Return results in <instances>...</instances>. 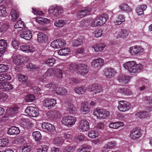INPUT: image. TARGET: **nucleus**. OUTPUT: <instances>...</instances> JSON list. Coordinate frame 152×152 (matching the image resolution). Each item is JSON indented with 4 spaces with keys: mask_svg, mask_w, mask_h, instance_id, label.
Listing matches in <instances>:
<instances>
[{
    "mask_svg": "<svg viewBox=\"0 0 152 152\" xmlns=\"http://www.w3.org/2000/svg\"><path fill=\"white\" fill-rule=\"evenodd\" d=\"M11 15L12 17V20L15 21L19 17V13L15 10L12 9L11 12Z\"/></svg>",
    "mask_w": 152,
    "mask_h": 152,
    "instance_id": "39",
    "label": "nucleus"
},
{
    "mask_svg": "<svg viewBox=\"0 0 152 152\" xmlns=\"http://www.w3.org/2000/svg\"><path fill=\"white\" fill-rule=\"evenodd\" d=\"M56 104V100L53 99L47 98L45 99L43 102V105L49 109L53 107Z\"/></svg>",
    "mask_w": 152,
    "mask_h": 152,
    "instance_id": "10",
    "label": "nucleus"
},
{
    "mask_svg": "<svg viewBox=\"0 0 152 152\" xmlns=\"http://www.w3.org/2000/svg\"><path fill=\"white\" fill-rule=\"evenodd\" d=\"M124 125V123L120 121L112 122L110 124L109 126L111 129H117L123 126Z\"/></svg>",
    "mask_w": 152,
    "mask_h": 152,
    "instance_id": "26",
    "label": "nucleus"
},
{
    "mask_svg": "<svg viewBox=\"0 0 152 152\" xmlns=\"http://www.w3.org/2000/svg\"><path fill=\"white\" fill-rule=\"evenodd\" d=\"M91 12L90 8H85L77 13V17L79 18H82L89 15Z\"/></svg>",
    "mask_w": 152,
    "mask_h": 152,
    "instance_id": "21",
    "label": "nucleus"
},
{
    "mask_svg": "<svg viewBox=\"0 0 152 152\" xmlns=\"http://www.w3.org/2000/svg\"><path fill=\"white\" fill-rule=\"evenodd\" d=\"M31 147L29 145L24 146L22 148V152H29L31 150Z\"/></svg>",
    "mask_w": 152,
    "mask_h": 152,
    "instance_id": "62",
    "label": "nucleus"
},
{
    "mask_svg": "<svg viewBox=\"0 0 152 152\" xmlns=\"http://www.w3.org/2000/svg\"><path fill=\"white\" fill-rule=\"evenodd\" d=\"M77 70L80 74L85 75L88 73V66L84 64H80L77 65Z\"/></svg>",
    "mask_w": 152,
    "mask_h": 152,
    "instance_id": "14",
    "label": "nucleus"
},
{
    "mask_svg": "<svg viewBox=\"0 0 152 152\" xmlns=\"http://www.w3.org/2000/svg\"><path fill=\"white\" fill-rule=\"evenodd\" d=\"M106 46V45L104 43H101L99 44L94 45L92 47L94 49L95 52H99L103 50Z\"/></svg>",
    "mask_w": 152,
    "mask_h": 152,
    "instance_id": "30",
    "label": "nucleus"
},
{
    "mask_svg": "<svg viewBox=\"0 0 152 152\" xmlns=\"http://www.w3.org/2000/svg\"><path fill=\"white\" fill-rule=\"evenodd\" d=\"M147 7V6L145 4L141 5L137 7L136 11L138 15H140L143 14V11L146 9Z\"/></svg>",
    "mask_w": 152,
    "mask_h": 152,
    "instance_id": "36",
    "label": "nucleus"
},
{
    "mask_svg": "<svg viewBox=\"0 0 152 152\" xmlns=\"http://www.w3.org/2000/svg\"><path fill=\"white\" fill-rule=\"evenodd\" d=\"M99 26H101L105 24L107 20L108 19L109 16L107 15L104 14L102 15H100L96 17Z\"/></svg>",
    "mask_w": 152,
    "mask_h": 152,
    "instance_id": "24",
    "label": "nucleus"
},
{
    "mask_svg": "<svg viewBox=\"0 0 152 152\" xmlns=\"http://www.w3.org/2000/svg\"><path fill=\"white\" fill-rule=\"evenodd\" d=\"M76 110V108L74 107L73 104L70 103L68 105L67 108V111L70 113H73Z\"/></svg>",
    "mask_w": 152,
    "mask_h": 152,
    "instance_id": "47",
    "label": "nucleus"
},
{
    "mask_svg": "<svg viewBox=\"0 0 152 152\" xmlns=\"http://www.w3.org/2000/svg\"><path fill=\"white\" fill-rule=\"evenodd\" d=\"M142 135V133L139 129H133L131 130L129 134V137L133 140H136L138 139Z\"/></svg>",
    "mask_w": 152,
    "mask_h": 152,
    "instance_id": "8",
    "label": "nucleus"
},
{
    "mask_svg": "<svg viewBox=\"0 0 152 152\" xmlns=\"http://www.w3.org/2000/svg\"><path fill=\"white\" fill-rule=\"evenodd\" d=\"M8 95L5 93L0 92V101L5 100L7 98Z\"/></svg>",
    "mask_w": 152,
    "mask_h": 152,
    "instance_id": "60",
    "label": "nucleus"
},
{
    "mask_svg": "<svg viewBox=\"0 0 152 152\" xmlns=\"http://www.w3.org/2000/svg\"><path fill=\"white\" fill-rule=\"evenodd\" d=\"M63 10L60 7L52 6L49 9L48 12L49 14L56 17H58L60 14L63 12Z\"/></svg>",
    "mask_w": 152,
    "mask_h": 152,
    "instance_id": "6",
    "label": "nucleus"
},
{
    "mask_svg": "<svg viewBox=\"0 0 152 152\" xmlns=\"http://www.w3.org/2000/svg\"><path fill=\"white\" fill-rule=\"evenodd\" d=\"M80 110L83 112H84L86 113L89 112V108L88 107L87 102H84L82 104Z\"/></svg>",
    "mask_w": 152,
    "mask_h": 152,
    "instance_id": "43",
    "label": "nucleus"
},
{
    "mask_svg": "<svg viewBox=\"0 0 152 152\" xmlns=\"http://www.w3.org/2000/svg\"><path fill=\"white\" fill-rule=\"evenodd\" d=\"M74 149L73 147H67L63 149V151L64 152H73Z\"/></svg>",
    "mask_w": 152,
    "mask_h": 152,
    "instance_id": "63",
    "label": "nucleus"
},
{
    "mask_svg": "<svg viewBox=\"0 0 152 152\" xmlns=\"http://www.w3.org/2000/svg\"><path fill=\"white\" fill-rule=\"evenodd\" d=\"M117 91L122 95H130L133 94L132 92L130 90L124 88L119 89L117 90Z\"/></svg>",
    "mask_w": 152,
    "mask_h": 152,
    "instance_id": "33",
    "label": "nucleus"
},
{
    "mask_svg": "<svg viewBox=\"0 0 152 152\" xmlns=\"http://www.w3.org/2000/svg\"><path fill=\"white\" fill-rule=\"evenodd\" d=\"M1 77L2 81L5 80H9L11 79L10 75L7 73H3L1 74Z\"/></svg>",
    "mask_w": 152,
    "mask_h": 152,
    "instance_id": "49",
    "label": "nucleus"
},
{
    "mask_svg": "<svg viewBox=\"0 0 152 152\" xmlns=\"http://www.w3.org/2000/svg\"><path fill=\"white\" fill-rule=\"evenodd\" d=\"M35 96L34 95L29 94L27 95L25 98V100L27 102H32L34 101Z\"/></svg>",
    "mask_w": 152,
    "mask_h": 152,
    "instance_id": "56",
    "label": "nucleus"
},
{
    "mask_svg": "<svg viewBox=\"0 0 152 152\" xmlns=\"http://www.w3.org/2000/svg\"><path fill=\"white\" fill-rule=\"evenodd\" d=\"M55 62L56 60L55 59L53 58H50L46 61L45 63L49 66H51L53 65L55 63Z\"/></svg>",
    "mask_w": 152,
    "mask_h": 152,
    "instance_id": "53",
    "label": "nucleus"
},
{
    "mask_svg": "<svg viewBox=\"0 0 152 152\" xmlns=\"http://www.w3.org/2000/svg\"><path fill=\"white\" fill-rule=\"evenodd\" d=\"M99 134L98 132L95 130H91L88 133V137L90 138H95L97 137Z\"/></svg>",
    "mask_w": 152,
    "mask_h": 152,
    "instance_id": "44",
    "label": "nucleus"
},
{
    "mask_svg": "<svg viewBox=\"0 0 152 152\" xmlns=\"http://www.w3.org/2000/svg\"><path fill=\"white\" fill-rule=\"evenodd\" d=\"M119 8L123 11L130 12L132 11L131 9L126 4H123L120 5L119 6Z\"/></svg>",
    "mask_w": 152,
    "mask_h": 152,
    "instance_id": "42",
    "label": "nucleus"
},
{
    "mask_svg": "<svg viewBox=\"0 0 152 152\" xmlns=\"http://www.w3.org/2000/svg\"><path fill=\"white\" fill-rule=\"evenodd\" d=\"M25 112L29 116L32 117H36L39 114L37 109L33 107H28L25 110Z\"/></svg>",
    "mask_w": 152,
    "mask_h": 152,
    "instance_id": "9",
    "label": "nucleus"
},
{
    "mask_svg": "<svg viewBox=\"0 0 152 152\" xmlns=\"http://www.w3.org/2000/svg\"><path fill=\"white\" fill-rule=\"evenodd\" d=\"M19 123L21 126L24 128H30L34 125L33 123L24 118H22L20 119Z\"/></svg>",
    "mask_w": 152,
    "mask_h": 152,
    "instance_id": "12",
    "label": "nucleus"
},
{
    "mask_svg": "<svg viewBox=\"0 0 152 152\" xmlns=\"http://www.w3.org/2000/svg\"><path fill=\"white\" fill-rule=\"evenodd\" d=\"M9 142V140L7 138L0 139V147H6Z\"/></svg>",
    "mask_w": 152,
    "mask_h": 152,
    "instance_id": "46",
    "label": "nucleus"
},
{
    "mask_svg": "<svg viewBox=\"0 0 152 152\" xmlns=\"http://www.w3.org/2000/svg\"><path fill=\"white\" fill-rule=\"evenodd\" d=\"M91 148L90 146H87L82 148L80 150L79 149H77V152H78V151H79V152H90L88 150L91 149Z\"/></svg>",
    "mask_w": 152,
    "mask_h": 152,
    "instance_id": "64",
    "label": "nucleus"
},
{
    "mask_svg": "<svg viewBox=\"0 0 152 152\" xmlns=\"http://www.w3.org/2000/svg\"><path fill=\"white\" fill-rule=\"evenodd\" d=\"M6 8L4 5L0 6V17H6L7 16Z\"/></svg>",
    "mask_w": 152,
    "mask_h": 152,
    "instance_id": "41",
    "label": "nucleus"
},
{
    "mask_svg": "<svg viewBox=\"0 0 152 152\" xmlns=\"http://www.w3.org/2000/svg\"><path fill=\"white\" fill-rule=\"evenodd\" d=\"M125 17L123 15H121L118 16V20H116L115 23L116 24L119 25L125 21Z\"/></svg>",
    "mask_w": 152,
    "mask_h": 152,
    "instance_id": "50",
    "label": "nucleus"
},
{
    "mask_svg": "<svg viewBox=\"0 0 152 152\" xmlns=\"http://www.w3.org/2000/svg\"><path fill=\"white\" fill-rule=\"evenodd\" d=\"M55 75L57 78L61 79L63 76V72L61 70L57 69L56 71Z\"/></svg>",
    "mask_w": 152,
    "mask_h": 152,
    "instance_id": "57",
    "label": "nucleus"
},
{
    "mask_svg": "<svg viewBox=\"0 0 152 152\" xmlns=\"http://www.w3.org/2000/svg\"><path fill=\"white\" fill-rule=\"evenodd\" d=\"M64 142V140L61 137H56L54 138L53 143L58 146L61 145Z\"/></svg>",
    "mask_w": 152,
    "mask_h": 152,
    "instance_id": "40",
    "label": "nucleus"
},
{
    "mask_svg": "<svg viewBox=\"0 0 152 152\" xmlns=\"http://www.w3.org/2000/svg\"><path fill=\"white\" fill-rule=\"evenodd\" d=\"M19 108L18 107H15L10 108L9 110V114L10 115H12L17 113L18 110Z\"/></svg>",
    "mask_w": 152,
    "mask_h": 152,
    "instance_id": "58",
    "label": "nucleus"
},
{
    "mask_svg": "<svg viewBox=\"0 0 152 152\" xmlns=\"http://www.w3.org/2000/svg\"><path fill=\"white\" fill-rule=\"evenodd\" d=\"M9 69L8 65L2 64H0V73L8 70Z\"/></svg>",
    "mask_w": 152,
    "mask_h": 152,
    "instance_id": "55",
    "label": "nucleus"
},
{
    "mask_svg": "<svg viewBox=\"0 0 152 152\" xmlns=\"http://www.w3.org/2000/svg\"><path fill=\"white\" fill-rule=\"evenodd\" d=\"M124 67L130 72L135 73L142 67L140 64H136L134 61H128L124 64Z\"/></svg>",
    "mask_w": 152,
    "mask_h": 152,
    "instance_id": "1",
    "label": "nucleus"
},
{
    "mask_svg": "<svg viewBox=\"0 0 152 152\" xmlns=\"http://www.w3.org/2000/svg\"><path fill=\"white\" fill-rule=\"evenodd\" d=\"M67 23L66 20H56L54 22V25L57 27H61Z\"/></svg>",
    "mask_w": 152,
    "mask_h": 152,
    "instance_id": "37",
    "label": "nucleus"
},
{
    "mask_svg": "<svg viewBox=\"0 0 152 152\" xmlns=\"http://www.w3.org/2000/svg\"><path fill=\"white\" fill-rule=\"evenodd\" d=\"M84 39V37L82 36L76 39H75L73 41V45L74 47H77L81 45Z\"/></svg>",
    "mask_w": 152,
    "mask_h": 152,
    "instance_id": "29",
    "label": "nucleus"
},
{
    "mask_svg": "<svg viewBox=\"0 0 152 152\" xmlns=\"http://www.w3.org/2000/svg\"><path fill=\"white\" fill-rule=\"evenodd\" d=\"M128 32L126 29H121L120 32L116 36L117 38H126L128 36Z\"/></svg>",
    "mask_w": 152,
    "mask_h": 152,
    "instance_id": "32",
    "label": "nucleus"
},
{
    "mask_svg": "<svg viewBox=\"0 0 152 152\" xmlns=\"http://www.w3.org/2000/svg\"><path fill=\"white\" fill-rule=\"evenodd\" d=\"M77 121V118L75 116L66 115L62 118L61 122L64 126L70 127L75 124Z\"/></svg>",
    "mask_w": 152,
    "mask_h": 152,
    "instance_id": "3",
    "label": "nucleus"
},
{
    "mask_svg": "<svg viewBox=\"0 0 152 152\" xmlns=\"http://www.w3.org/2000/svg\"><path fill=\"white\" fill-rule=\"evenodd\" d=\"M90 19H86L83 20L80 23V26L82 27H86L90 23Z\"/></svg>",
    "mask_w": 152,
    "mask_h": 152,
    "instance_id": "45",
    "label": "nucleus"
},
{
    "mask_svg": "<svg viewBox=\"0 0 152 152\" xmlns=\"http://www.w3.org/2000/svg\"><path fill=\"white\" fill-rule=\"evenodd\" d=\"M78 128L80 132H84L89 129V123L86 120H80L78 124Z\"/></svg>",
    "mask_w": 152,
    "mask_h": 152,
    "instance_id": "5",
    "label": "nucleus"
},
{
    "mask_svg": "<svg viewBox=\"0 0 152 152\" xmlns=\"http://www.w3.org/2000/svg\"><path fill=\"white\" fill-rule=\"evenodd\" d=\"M13 62L18 65H21L24 63V57L20 55H14L12 58Z\"/></svg>",
    "mask_w": 152,
    "mask_h": 152,
    "instance_id": "18",
    "label": "nucleus"
},
{
    "mask_svg": "<svg viewBox=\"0 0 152 152\" xmlns=\"http://www.w3.org/2000/svg\"><path fill=\"white\" fill-rule=\"evenodd\" d=\"M116 72L113 69L107 68L104 71V75L107 78H110L116 74Z\"/></svg>",
    "mask_w": 152,
    "mask_h": 152,
    "instance_id": "15",
    "label": "nucleus"
},
{
    "mask_svg": "<svg viewBox=\"0 0 152 152\" xmlns=\"http://www.w3.org/2000/svg\"><path fill=\"white\" fill-rule=\"evenodd\" d=\"M33 136L37 141H39L41 139L42 136L40 133L37 131L34 132L33 133Z\"/></svg>",
    "mask_w": 152,
    "mask_h": 152,
    "instance_id": "48",
    "label": "nucleus"
},
{
    "mask_svg": "<svg viewBox=\"0 0 152 152\" xmlns=\"http://www.w3.org/2000/svg\"><path fill=\"white\" fill-rule=\"evenodd\" d=\"M93 114L97 119L101 120L106 118L109 116L110 113L104 109L96 108L94 109Z\"/></svg>",
    "mask_w": 152,
    "mask_h": 152,
    "instance_id": "2",
    "label": "nucleus"
},
{
    "mask_svg": "<svg viewBox=\"0 0 152 152\" xmlns=\"http://www.w3.org/2000/svg\"><path fill=\"white\" fill-rule=\"evenodd\" d=\"M26 68L29 70L34 71L38 70L40 67L38 66L33 64L32 63H29L26 65Z\"/></svg>",
    "mask_w": 152,
    "mask_h": 152,
    "instance_id": "38",
    "label": "nucleus"
},
{
    "mask_svg": "<svg viewBox=\"0 0 152 152\" xmlns=\"http://www.w3.org/2000/svg\"><path fill=\"white\" fill-rule=\"evenodd\" d=\"M86 88L83 86L81 87L77 86L74 89L75 92L79 95L83 94L86 92Z\"/></svg>",
    "mask_w": 152,
    "mask_h": 152,
    "instance_id": "28",
    "label": "nucleus"
},
{
    "mask_svg": "<svg viewBox=\"0 0 152 152\" xmlns=\"http://www.w3.org/2000/svg\"><path fill=\"white\" fill-rule=\"evenodd\" d=\"M70 50L69 48H67L61 49L58 51V54L61 56L68 55Z\"/></svg>",
    "mask_w": 152,
    "mask_h": 152,
    "instance_id": "35",
    "label": "nucleus"
},
{
    "mask_svg": "<svg viewBox=\"0 0 152 152\" xmlns=\"http://www.w3.org/2000/svg\"><path fill=\"white\" fill-rule=\"evenodd\" d=\"M53 92L57 95H66L67 94V91L65 88L60 87H58L54 88Z\"/></svg>",
    "mask_w": 152,
    "mask_h": 152,
    "instance_id": "23",
    "label": "nucleus"
},
{
    "mask_svg": "<svg viewBox=\"0 0 152 152\" xmlns=\"http://www.w3.org/2000/svg\"><path fill=\"white\" fill-rule=\"evenodd\" d=\"M48 39L47 36L42 32H39L37 34V41L40 43H43Z\"/></svg>",
    "mask_w": 152,
    "mask_h": 152,
    "instance_id": "27",
    "label": "nucleus"
},
{
    "mask_svg": "<svg viewBox=\"0 0 152 152\" xmlns=\"http://www.w3.org/2000/svg\"><path fill=\"white\" fill-rule=\"evenodd\" d=\"M130 78L129 77L123 75L119 76L117 80L120 83L123 84H127L129 82Z\"/></svg>",
    "mask_w": 152,
    "mask_h": 152,
    "instance_id": "25",
    "label": "nucleus"
},
{
    "mask_svg": "<svg viewBox=\"0 0 152 152\" xmlns=\"http://www.w3.org/2000/svg\"><path fill=\"white\" fill-rule=\"evenodd\" d=\"M18 77L19 81L21 83L25 82L28 79L27 76L22 74L18 75Z\"/></svg>",
    "mask_w": 152,
    "mask_h": 152,
    "instance_id": "54",
    "label": "nucleus"
},
{
    "mask_svg": "<svg viewBox=\"0 0 152 152\" xmlns=\"http://www.w3.org/2000/svg\"><path fill=\"white\" fill-rule=\"evenodd\" d=\"M67 68L70 70H74L76 68V69H77V65L74 63H70L69 64Z\"/></svg>",
    "mask_w": 152,
    "mask_h": 152,
    "instance_id": "61",
    "label": "nucleus"
},
{
    "mask_svg": "<svg viewBox=\"0 0 152 152\" xmlns=\"http://www.w3.org/2000/svg\"><path fill=\"white\" fill-rule=\"evenodd\" d=\"M42 129L44 131H51L54 130L55 127L51 124L48 122H44L42 125Z\"/></svg>",
    "mask_w": 152,
    "mask_h": 152,
    "instance_id": "22",
    "label": "nucleus"
},
{
    "mask_svg": "<svg viewBox=\"0 0 152 152\" xmlns=\"http://www.w3.org/2000/svg\"><path fill=\"white\" fill-rule=\"evenodd\" d=\"M66 44V41L63 39H58L52 42L51 46L54 48H58L63 47Z\"/></svg>",
    "mask_w": 152,
    "mask_h": 152,
    "instance_id": "7",
    "label": "nucleus"
},
{
    "mask_svg": "<svg viewBox=\"0 0 152 152\" xmlns=\"http://www.w3.org/2000/svg\"><path fill=\"white\" fill-rule=\"evenodd\" d=\"M20 132L19 128L16 126H12L9 128L7 131V133L10 135L18 134Z\"/></svg>",
    "mask_w": 152,
    "mask_h": 152,
    "instance_id": "31",
    "label": "nucleus"
},
{
    "mask_svg": "<svg viewBox=\"0 0 152 152\" xmlns=\"http://www.w3.org/2000/svg\"><path fill=\"white\" fill-rule=\"evenodd\" d=\"M88 90L91 92L96 94L102 91V87L97 84H94L89 86L88 88Z\"/></svg>",
    "mask_w": 152,
    "mask_h": 152,
    "instance_id": "19",
    "label": "nucleus"
},
{
    "mask_svg": "<svg viewBox=\"0 0 152 152\" xmlns=\"http://www.w3.org/2000/svg\"><path fill=\"white\" fill-rule=\"evenodd\" d=\"M103 33L102 30L100 29L96 30L94 32V36L98 38L101 36Z\"/></svg>",
    "mask_w": 152,
    "mask_h": 152,
    "instance_id": "59",
    "label": "nucleus"
},
{
    "mask_svg": "<svg viewBox=\"0 0 152 152\" xmlns=\"http://www.w3.org/2000/svg\"><path fill=\"white\" fill-rule=\"evenodd\" d=\"M20 50L26 53H32L35 50V49L30 45L24 44L21 45L20 47Z\"/></svg>",
    "mask_w": 152,
    "mask_h": 152,
    "instance_id": "16",
    "label": "nucleus"
},
{
    "mask_svg": "<svg viewBox=\"0 0 152 152\" xmlns=\"http://www.w3.org/2000/svg\"><path fill=\"white\" fill-rule=\"evenodd\" d=\"M104 62L103 59L98 58L92 60L91 63V66L94 68L99 69L103 65Z\"/></svg>",
    "mask_w": 152,
    "mask_h": 152,
    "instance_id": "11",
    "label": "nucleus"
},
{
    "mask_svg": "<svg viewBox=\"0 0 152 152\" xmlns=\"http://www.w3.org/2000/svg\"><path fill=\"white\" fill-rule=\"evenodd\" d=\"M48 147L46 145H41L40 147L37 149V152H47Z\"/></svg>",
    "mask_w": 152,
    "mask_h": 152,
    "instance_id": "51",
    "label": "nucleus"
},
{
    "mask_svg": "<svg viewBox=\"0 0 152 152\" xmlns=\"http://www.w3.org/2000/svg\"><path fill=\"white\" fill-rule=\"evenodd\" d=\"M35 19L36 21L41 24L48 23H50V20L49 19L39 17Z\"/></svg>",
    "mask_w": 152,
    "mask_h": 152,
    "instance_id": "34",
    "label": "nucleus"
},
{
    "mask_svg": "<svg viewBox=\"0 0 152 152\" xmlns=\"http://www.w3.org/2000/svg\"><path fill=\"white\" fill-rule=\"evenodd\" d=\"M117 108L121 112H126L128 111L131 108L130 104L126 101L122 100L118 102Z\"/></svg>",
    "mask_w": 152,
    "mask_h": 152,
    "instance_id": "4",
    "label": "nucleus"
},
{
    "mask_svg": "<svg viewBox=\"0 0 152 152\" xmlns=\"http://www.w3.org/2000/svg\"><path fill=\"white\" fill-rule=\"evenodd\" d=\"M129 52L132 55H135L142 52L144 49L141 47L134 46L129 48Z\"/></svg>",
    "mask_w": 152,
    "mask_h": 152,
    "instance_id": "13",
    "label": "nucleus"
},
{
    "mask_svg": "<svg viewBox=\"0 0 152 152\" xmlns=\"http://www.w3.org/2000/svg\"><path fill=\"white\" fill-rule=\"evenodd\" d=\"M116 142L114 141L108 142L105 144L102 148L101 151L102 152H105L107 150L112 149L116 147Z\"/></svg>",
    "mask_w": 152,
    "mask_h": 152,
    "instance_id": "20",
    "label": "nucleus"
},
{
    "mask_svg": "<svg viewBox=\"0 0 152 152\" xmlns=\"http://www.w3.org/2000/svg\"><path fill=\"white\" fill-rule=\"evenodd\" d=\"M25 27L24 22L21 20L18 21L15 25V28H23Z\"/></svg>",
    "mask_w": 152,
    "mask_h": 152,
    "instance_id": "52",
    "label": "nucleus"
},
{
    "mask_svg": "<svg viewBox=\"0 0 152 152\" xmlns=\"http://www.w3.org/2000/svg\"><path fill=\"white\" fill-rule=\"evenodd\" d=\"M20 36L26 40H29L32 38V34L31 31L29 30L24 29L20 33Z\"/></svg>",
    "mask_w": 152,
    "mask_h": 152,
    "instance_id": "17",
    "label": "nucleus"
}]
</instances>
